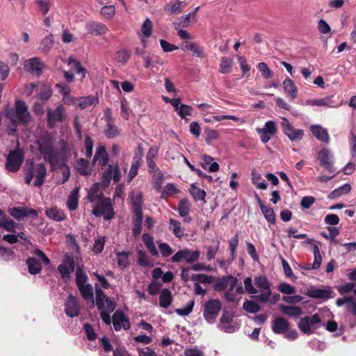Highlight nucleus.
<instances>
[{
	"label": "nucleus",
	"mask_w": 356,
	"mask_h": 356,
	"mask_svg": "<svg viewBox=\"0 0 356 356\" xmlns=\"http://www.w3.org/2000/svg\"><path fill=\"white\" fill-rule=\"evenodd\" d=\"M95 302L100 312L101 318L105 324L110 325L111 323L110 314L115 310L116 304L114 300L106 297L97 284H95Z\"/></svg>",
	"instance_id": "obj_1"
},
{
	"label": "nucleus",
	"mask_w": 356,
	"mask_h": 356,
	"mask_svg": "<svg viewBox=\"0 0 356 356\" xmlns=\"http://www.w3.org/2000/svg\"><path fill=\"white\" fill-rule=\"evenodd\" d=\"M24 170L26 184H30L34 177H35L33 183L35 186L40 187L44 184L47 175V169L44 164H35L33 159L27 160Z\"/></svg>",
	"instance_id": "obj_2"
},
{
	"label": "nucleus",
	"mask_w": 356,
	"mask_h": 356,
	"mask_svg": "<svg viewBox=\"0 0 356 356\" xmlns=\"http://www.w3.org/2000/svg\"><path fill=\"white\" fill-rule=\"evenodd\" d=\"M89 202L92 204V213L96 217L103 216L106 220H109L114 217L115 213L110 198L105 197L104 195L97 198L91 196Z\"/></svg>",
	"instance_id": "obj_3"
},
{
	"label": "nucleus",
	"mask_w": 356,
	"mask_h": 356,
	"mask_svg": "<svg viewBox=\"0 0 356 356\" xmlns=\"http://www.w3.org/2000/svg\"><path fill=\"white\" fill-rule=\"evenodd\" d=\"M256 289L259 294L252 296L259 303H266L270 300L272 296L271 284L264 275L256 276L254 277Z\"/></svg>",
	"instance_id": "obj_4"
},
{
	"label": "nucleus",
	"mask_w": 356,
	"mask_h": 356,
	"mask_svg": "<svg viewBox=\"0 0 356 356\" xmlns=\"http://www.w3.org/2000/svg\"><path fill=\"white\" fill-rule=\"evenodd\" d=\"M222 309V303L218 299H209L204 302L202 308V314L204 320L209 324L216 322L217 317Z\"/></svg>",
	"instance_id": "obj_5"
},
{
	"label": "nucleus",
	"mask_w": 356,
	"mask_h": 356,
	"mask_svg": "<svg viewBox=\"0 0 356 356\" xmlns=\"http://www.w3.org/2000/svg\"><path fill=\"white\" fill-rule=\"evenodd\" d=\"M24 153L20 149L10 152L6 156L5 168L7 171L15 172L18 171L24 161Z\"/></svg>",
	"instance_id": "obj_6"
},
{
	"label": "nucleus",
	"mask_w": 356,
	"mask_h": 356,
	"mask_svg": "<svg viewBox=\"0 0 356 356\" xmlns=\"http://www.w3.org/2000/svg\"><path fill=\"white\" fill-rule=\"evenodd\" d=\"M321 318L318 314L301 318L298 323V328L305 334H311L319 327Z\"/></svg>",
	"instance_id": "obj_7"
},
{
	"label": "nucleus",
	"mask_w": 356,
	"mask_h": 356,
	"mask_svg": "<svg viewBox=\"0 0 356 356\" xmlns=\"http://www.w3.org/2000/svg\"><path fill=\"white\" fill-rule=\"evenodd\" d=\"M281 127L282 128L283 133L291 142L300 141L304 137V130L300 129H296L285 118H282Z\"/></svg>",
	"instance_id": "obj_8"
},
{
	"label": "nucleus",
	"mask_w": 356,
	"mask_h": 356,
	"mask_svg": "<svg viewBox=\"0 0 356 356\" xmlns=\"http://www.w3.org/2000/svg\"><path fill=\"white\" fill-rule=\"evenodd\" d=\"M200 257L199 250H191L185 248L177 252L171 258V261L174 263L179 262L184 260L188 264H192L197 261Z\"/></svg>",
	"instance_id": "obj_9"
},
{
	"label": "nucleus",
	"mask_w": 356,
	"mask_h": 356,
	"mask_svg": "<svg viewBox=\"0 0 356 356\" xmlns=\"http://www.w3.org/2000/svg\"><path fill=\"white\" fill-rule=\"evenodd\" d=\"M13 113L15 120L22 123H28L31 120V116L29 111L28 106L22 100H17L15 104V112H8Z\"/></svg>",
	"instance_id": "obj_10"
},
{
	"label": "nucleus",
	"mask_w": 356,
	"mask_h": 356,
	"mask_svg": "<svg viewBox=\"0 0 356 356\" xmlns=\"http://www.w3.org/2000/svg\"><path fill=\"white\" fill-rule=\"evenodd\" d=\"M111 319L115 331H120L121 329L128 330L131 327L129 317L121 310L115 312Z\"/></svg>",
	"instance_id": "obj_11"
},
{
	"label": "nucleus",
	"mask_w": 356,
	"mask_h": 356,
	"mask_svg": "<svg viewBox=\"0 0 356 356\" xmlns=\"http://www.w3.org/2000/svg\"><path fill=\"white\" fill-rule=\"evenodd\" d=\"M47 113V120L51 127L63 122L66 117V111L63 105H58L55 109L48 108Z\"/></svg>",
	"instance_id": "obj_12"
},
{
	"label": "nucleus",
	"mask_w": 356,
	"mask_h": 356,
	"mask_svg": "<svg viewBox=\"0 0 356 356\" xmlns=\"http://www.w3.org/2000/svg\"><path fill=\"white\" fill-rule=\"evenodd\" d=\"M277 125L272 120L267 121L263 128L256 129V131L259 134L263 143H268L271 137L277 133Z\"/></svg>",
	"instance_id": "obj_13"
},
{
	"label": "nucleus",
	"mask_w": 356,
	"mask_h": 356,
	"mask_svg": "<svg viewBox=\"0 0 356 356\" xmlns=\"http://www.w3.org/2000/svg\"><path fill=\"white\" fill-rule=\"evenodd\" d=\"M44 64L38 57H33L24 62V68L26 71L40 76L42 73Z\"/></svg>",
	"instance_id": "obj_14"
},
{
	"label": "nucleus",
	"mask_w": 356,
	"mask_h": 356,
	"mask_svg": "<svg viewBox=\"0 0 356 356\" xmlns=\"http://www.w3.org/2000/svg\"><path fill=\"white\" fill-rule=\"evenodd\" d=\"M317 159L320 164L324 167L325 169L331 172H334V168H333L334 156L329 149L323 148L321 149L318 153Z\"/></svg>",
	"instance_id": "obj_15"
},
{
	"label": "nucleus",
	"mask_w": 356,
	"mask_h": 356,
	"mask_svg": "<svg viewBox=\"0 0 356 356\" xmlns=\"http://www.w3.org/2000/svg\"><path fill=\"white\" fill-rule=\"evenodd\" d=\"M332 293V291L330 287L320 289L311 286L307 289L306 295L312 298L327 300L331 298Z\"/></svg>",
	"instance_id": "obj_16"
},
{
	"label": "nucleus",
	"mask_w": 356,
	"mask_h": 356,
	"mask_svg": "<svg viewBox=\"0 0 356 356\" xmlns=\"http://www.w3.org/2000/svg\"><path fill=\"white\" fill-rule=\"evenodd\" d=\"M65 312L67 316L73 318L80 313V307L76 298L72 294L69 295L65 303Z\"/></svg>",
	"instance_id": "obj_17"
},
{
	"label": "nucleus",
	"mask_w": 356,
	"mask_h": 356,
	"mask_svg": "<svg viewBox=\"0 0 356 356\" xmlns=\"http://www.w3.org/2000/svg\"><path fill=\"white\" fill-rule=\"evenodd\" d=\"M74 270V260L72 257H68L58 267V270L61 277L67 282L70 280V274Z\"/></svg>",
	"instance_id": "obj_18"
},
{
	"label": "nucleus",
	"mask_w": 356,
	"mask_h": 356,
	"mask_svg": "<svg viewBox=\"0 0 356 356\" xmlns=\"http://www.w3.org/2000/svg\"><path fill=\"white\" fill-rule=\"evenodd\" d=\"M303 243L311 244L312 245L314 252V263L312 266L309 264L305 268L306 270L318 269L322 262V257L317 244L314 243V240L312 238L308 239L306 242H303Z\"/></svg>",
	"instance_id": "obj_19"
},
{
	"label": "nucleus",
	"mask_w": 356,
	"mask_h": 356,
	"mask_svg": "<svg viewBox=\"0 0 356 356\" xmlns=\"http://www.w3.org/2000/svg\"><path fill=\"white\" fill-rule=\"evenodd\" d=\"M39 149L45 160L51 161L56 155L52 143L49 140H42L39 142Z\"/></svg>",
	"instance_id": "obj_20"
},
{
	"label": "nucleus",
	"mask_w": 356,
	"mask_h": 356,
	"mask_svg": "<svg viewBox=\"0 0 356 356\" xmlns=\"http://www.w3.org/2000/svg\"><path fill=\"white\" fill-rule=\"evenodd\" d=\"M143 60L144 62V67L153 71H158L159 66H163L165 63V60L157 56L153 57L144 56H143Z\"/></svg>",
	"instance_id": "obj_21"
},
{
	"label": "nucleus",
	"mask_w": 356,
	"mask_h": 356,
	"mask_svg": "<svg viewBox=\"0 0 356 356\" xmlns=\"http://www.w3.org/2000/svg\"><path fill=\"white\" fill-rule=\"evenodd\" d=\"M310 131L314 137L318 140L328 143L330 142V136L327 130L320 124H313L310 127Z\"/></svg>",
	"instance_id": "obj_22"
},
{
	"label": "nucleus",
	"mask_w": 356,
	"mask_h": 356,
	"mask_svg": "<svg viewBox=\"0 0 356 356\" xmlns=\"http://www.w3.org/2000/svg\"><path fill=\"white\" fill-rule=\"evenodd\" d=\"M289 321L283 317L275 318L272 323V330L275 334H283L289 329Z\"/></svg>",
	"instance_id": "obj_23"
},
{
	"label": "nucleus",
	"mask_w": 356,
	"mask_h": 356,
	"mask_svg": "<svg viewBox=\"0 0 356 356\" xmlns=\"http://www.w3.org/2000/svg\"><path fill=\"white\" fill-rule=\"evenodd\" d=\"M129 198L133 207L134 212L142 211L143 204V194L140 191H131L129 193Z\"/></svg>",
	"instance_id": "obj_24"
},
{
	"label": "nucleus",
	"mask_w": 356,
	"mask_h": 356,
	"mask_svg": "<svg viewBox=\"0 0 356 356\" xmlns=\"http://www.w3.org/2000/svg\"><path fill=\"white\" fill-rule=\"evenodd\" d=\"M86 29L89 33L101 35L105 34L108 28L102 23L97 22H90L86 24Z\"/></svg>",
	"instance_id": "obj_25"
},
{
	"label": "nucleus",
	"mask_w": 356,
	"mask_h": 356,
	"mask_svg": "<svg viewBox=\"0 0 356 356\" xmlns=\"http://www.w3.org/2000/svg\"><path fill=\"white\" fill-rule=\"evenodd\" d=\"M47 216L54 221L60 222L66 218L65 212L57 207H51L45 210Z\"/></svg>",
	"instance_id": "obj_26"
},
{
	"label": "nucleus",
	"mask_w": 356,
	"mask_h": 356,
	"mask_svg": "<svg viewBox=\"0 0 356 356\" xmlns=\"http://www.w3.org/2000/svg\"><path fill=\"white\" fill-rule=\"evenodd\" d=\"M96 162L98 164L104 166L108 163V154L106 150V147L103 145H99L97 147L96 152L93 157L92 164L95 165Z\"/></svg>",
	"instance_id": "obj_27"
},
{
	"label": "nucleus",
	"mask_w": 356,
	"mask_h": 356,
	"mask_svg": "<svg viewBox=\"0 0 356 356\" xmlns=\"http://www.w3.org/2000/svg\"><path fill=\"white\" fill-rule=\"evenodd\" d=\"M200 165L205 170H208L210 172H215L219 170V164L213 162V158L209 155H203L202 156Z\"/></svg>",
	"instance_id": "obj_28"
},
{
	"label": "nucleus",
	"mask_w": 356,
	"mask_h": 356,
	"mask_svg": "<svg viewBox=\"0 0 356 356\" xmlns=\"http://www.w3.org/2000/svg\"><path fill=\"white\" fill-rule=\"evenodd\" d=\"M79 190V187L74 188L67 197L66 204L70 211H74L78 207Z\"/></svg>",
	"instance_id": "obj_29"
},
{
	"label": "nucleus",
	"mask_w": 356,
	"mask_h": 356,
	"mask_svg": "<svg viewBox=\"0 0 356 356\" xmlns=\"http://www.w3.org/2000/svg\"><path fill=\"white\" fill-rule=\"evenodd\" d=\"M52 89L49 84L40 83L39 84V92L38 99L41 102H47L52 96Z\"/></svg>",
	"instance_id": "obj_30"
},
{
	"label": "nucleus",
	"mask_w": 356,
	"mask_h": 356,
	"mask_svg": "<svg viewBox=\"0 0 356 356\" xmlns=\"http://www.w3.org/2000/svg\"><path fill=\"white\" fill-rule=\"evenodd\" d=\"M283 88L285 93L291 99L293 100L297 97L298 90L291 79L287 78L283 81Z\"/></svg>",
	"instance_id": "obj_31"
},
{
	"label": "nucleus",
	"mask_w": 356,
	"mask_h": 356,
	"mask_svg": "<svg viewBox=\"0 0 356 356\" xmlns=\"http://www.w3.org/2000/svg\"><path fill=\"white\" fill-rule=\"evenodd\" d=\"M169 229L179 239H181L186 235L184 229L181 227V222L173 218L169 220Z\"/></svg>",
	"instance_id": "obj_32"
},
{
	"label": "nucleus",
	"mask_w": 356,
	"mask_h": 356,
	"mask_svg": "<svg viewBox=\"0 0 356 356\" xmlns=\"http://www.w3.org/2000/svg\"><path fill=\"white\" fill-rule=\"evenodd\" d=\"M227 291L233 292L235 291L237 294H243L244 289L241 282H239L236 277L228 276Z\"/></svg>",
	"instance_id": "obj_33"
},
{
	"label": "nucleus",
	"mask_w": 356,
	"mask_h": 356,
	"mask_svg": "<svg viewBox=\"0 0 356 356\" xmlns=\"http://www.w3.org/2000/svg\"><path fill=\"white\" fill-rule=\"evenodd\" d=\"M280 309L284 314L291 318L298 317L302 314V309L298 306H286L281 305H280Z\"/></svg>",
	"instance_id": "obj_34"
},
{
	"label": "nucleus",
	"mask_w": 356,
	"mask_h": 356,
	"mask_svg": "<svg viewBox=\"0 0 356 356\" xmlns=\"http://www.w3.org/2000/svg\"><path fill=\"white\" fill-rule=\"evenodd\" d=\"M172 302V295L171 291L165 289L161 291L159 297V305L163 308H168Z\"/></svg>",
	"instance_id": "obj_35"
},
{
	"label": "nucleus",
	"mask_w": 356,
	"mask_h": 356,
	"mask_svg": "<svg viewBox=\"0 0 356 356\" xmlns=\"http://www.w3.org/2000/svg\"><path fill=\"white\" fill-rule=\"evenodd\" d=\"M152 174V184L154 188L157 191H161L164 175L160 169L149 172Z\"/></svg>",
	"instance_id": "obj_36"
},
{
	"label": "nucleus",
	"mask_w": 356,
	"mask_h": 356,
	"mask_svg": "<svg viewBox=\"0 0 356 356\" xmlns=\"http://www.w3.org/2000/svg\"><path fill=\"white\" fill-rule=\"evenodd\" d=\"M158 154V150L156 148L150 147L146 156L147 165L149 168V172L158 170L156 167L155 159Z\"/></svg>",
	"instance_id": "obj_37"
},
{
	"label": "nucleus",
	"mask_w": 356,
	"mask_h": 356,
	"mask_svg": "<svg viewBox=\"0 0 356 356\" xmlns=\"http://www.w3.org/2000/svg\"><path fill=\"white\" fill-rule=\"evenodd\" d=\"M67 63L68 65L71 67V69L72 70L76 71L77 74L81 76V78L82 79L86 77V70L81 65L79 61H78L76 59H74L72 57H70L67 59Z\"/></svg>",
	"instance_id": "obj_38"
},
{
	"label": "nucleus",
	"mask_w": 356,
	"mask_h": 356,
	"mask_svg": "<svg viewBox=\"0 0 356 356\" xmlns=\"http://www.w3.org/2000/svg\"><path fill=\"white\" fill-rule=\"evenodd\" d=\"M76 170L81 175L88 176L91 173L88 161L84 159H79L76 163Z\"/></svg>",
	"instance_id": "obj_39"
},
{
	"label": "nucleus",
	"mask_w": 356,
	"mask_h": 356,
	"mask_svg": "<svg viewBox=\"0 0 356 356\" xmlns=\"http://www.w3.org/2000/svg\"><path fill=\"white\" fill-rule=\"evenodd\" d=\"M143 241L149 252L153 256H157L158 251L154 244L153 237L149 234L145 233L143 234Z\"/></svg>",
	"instance_id": "obj_40"
},
{
	"label": "nucleus",
	"mask_w": 356,
	"mask_h": 356,
	"mask_svg": "<svg viewBox=\"0 0 356 356\" xmlns=\"http://www.w3.org/2000/svg\"><path fill=\"white\" fill-rule=\"evenodd\" d=\"M190 194L192 195L195 201H203L204 203L206 192L203 189H201L195 186V184H191V188L189 190Z\"/></svg>",
	"instance_id": "obj_41"
},
{
	"label": "nucleus",
	"mask_w": 356,
	"mask_h": 356,
	"mask_svg": "<svg viewBox=\"0 0 356 356\" xmlns=\"http://www.w3.org/2000/svg\"><path fill=\"white\" fill-rule=\"evenodd\" d=\"M186 4L184 1H175L168 4V10L170 14L178 15L181 13Z\"/></svg>",
	"instance_id": "obj_42"
},
{
	"label": "nucleus",
	"mask_w": 356,
	"mask_h": 356,
	"mask_svg": "<svg viewBox=\"0 0 356 356\" xmlns=\"http://www.w3.org/2000/svg\"><path fill=\"white\" fill-rule=\"evenodd\" d=\"M26 264L28 266L29 272L32 275H35L41 271L42 267L40 261L35 258H29Z\"/></svg>",
	"instance_id": "obj_43"
},
{
	"label": "nucleus",
	"mask_w": 356,
	"mask_h": 356,
	"mask_svg": "<svg viewBox=\"0 0 356 356\" xmlns=\"http://www.w3.org/2000/svg\"><path fill=\"white\" fill-rule=\"evenodd\" d=\"M351 191V186L349 184H345L339 188L334 189L329 195V198L335 199L343 194H347Z\"/></svg>",
	"instance_id": "obj_44"
},
{
	"label": "nucleus",
	"mask_w": 356,
	"mask_h": 356,
	"mask_svg": "<svg viewBox=\"0 0 356 356\" xmlns=\"http://www.w3.org/2000/svg\"><path fill=\"white\" fill-rule=\"evenodd\" d=\"M54 44V36L50 34L44 37L40 43V48L42 52L48 53Z\"/></svg>",
	"instance_id": "obj_45"
},
{
	"label": "nucleus",
	"mask_w": 356,
	"mask_h": 356,
	"mask_svg": "<svg viewBox=\"0 0 356 356\" xmlns=\"http://www.w3.org/2000/svg\"><path fill=\"white\" fill-rule=\"evenodd\" d=\"M306 104L312 106L334 107L332 99L330 97L320 99L307 100Z\"/></svg>",
	"instance_id": "obj_46"
},
{
	"label": "nucleus",
	"mask_w": 356,
	"mask_h": 356,
	"mask_svg": "<svg viewBox=\"0 0 356 356\" xmlns=\"http://www.w3.org/2000/svg\"><path fill=\"white\" fill-rule=\"evenodd\" d=\"M80 293L83 299L88 300L93 298L92 286L90 284H85L78 286Z\"/></svg>",
	"instance_id": "obj_47"
},
{
	"label": "nucleus",
	"mask_w": 356,
	"mask_h": 356,
	"mask_svg": "<svg viewBox=\"0 0 356 356\" xmlns=\"http://www.w3.org/2000/svg\"><path fill=\"white\" fill-rule=\"evenodd\" d=\"M252 181L253 184L259 189L265 190L267 188L268 184L262 178L261 175L256 172H252Z\"/></svg>",
	"instance_id": "obj_48"
},
{
	"label": "nucleus",
	"mask_w": 356,
	"mask_h": 356,
	"mask_svg": "<svg viewBox=\"0 0 356 356\" xmlns=\"http://www.w3.org/2000/svg\"><path fill=\"white\" fill-rule=\"evenodd\" d=\"M204 136L206 143L209 145L213 141L217 140L220 137V134L218 131L216 129L207 128L204 131Z\"/></svg>",
	"instance_id": "obj_49"
},
{
	"label": "nucleus",
	"mask_w": 356,
	"mask_h": 356,
	"mask_svg": "<svg viewBox=\"0 0 356 356\" xmlns=\"http://www.w3.org/2000/svg\"><path fill=\"white\" fill-rule=\"evenodd\" d=\"M88 277L81 266L76 269V283L77 286L87 284Z\"/></svg>",
	"instance_id": "obj_50"
},
{
	"label": "nucleus",
	"mask_w": 356,
	"mask_h": 356,
	"mask_svg": "<svg viewBox=\"0 0 356 356\" xmlns=\"http://www.w3.org/2000/svg\"><path fill=\"white\" fill-rule=\"evenodd\" d=\"M104 134L108 138H114L119 136L120 131L118 128L113 123H107Z\"/></svg>",
	"instance_id": "obj_51"
},
{
	"label": "nucleus",
	"mask_w": 356,
	"mask_h": 356,
	"mask_svg": "<svg viewBox=\"0 0 356 356\" xmlns=\"http://www.w3.org/2000/svg\"><path fill=\"white\" fill-rule=\"evenodd\" d=\"M195 301L193 300H189L185 306L181 308L177 309L176 313L181 316H186L189 315L193 309Z\"/></svg>",
	"instance_id": "obj_52"
},
{
	"label": "nucleus",
	"mask_w": 356,
	"mask_h": 356,
	"mask_svg": "<svg viewBox=\"0 0 356 356\" xmlns=\"http://www.w3.org/2000/svg\"><path fill=\"white\" fill-rule=\"evenodd\" d=\"M243 308L248 313L254 314L261 309V307L252 300H246L243 304Z\"/></svg>",
	"instance_id": "obj_53"
},
{
	"label": "nucleus",
	"mask_w": 356,
	"mask_h": 356,
	"mask_svg": "<svg viewBox=\"0 0 356 356\" xmlns=\"http://www.w3.org/2000/svg\"><path fill=\"white\" fill-rule=\"evenodd\" d=\"M152 33V22L149 19L147 18L144 22L143 23L141 26V32L140 34H141L143 36L145 37L146 38H148L151 36Z\"/></svg>",
	"instance_id": "obj_54"
},
{
	"label": "nucleus",
	"mask_w": 356,
	"mask_h": 356,
	"mask_svg": "<svg viewBox=\"0 0 356 356\" xmlns=\"http://www.w3.org/2000/svg\"><path fill=\"white\" fill-rule=\"evenodd\" d=\"M177 210L180 216L188 215L190 211V204L188 200L187 199L180 200Z\"/></svg>",
	"instance_id": "obj_55"
},
{
	"label": "nucleus",
	"mask_w": 356,
	"mask_h": 356,
	"mask_svg": "<svg viewBox=\"0 0 356 356\" xmlns=\"http://www.w3.org/2000/svg\"><path fill=\"white\" fill-rule=\"evenodd\" d=\"M261 211L266 218V220L270 224H274L275 222V214L273 209L267 206L261 207Z\"/></svg>",
	"instance_id": "obj_56"
},
{
	"label": "nucleus",
	"mask_w": 356,
	"mask_h": 356,
	"mask_svg": "<svg viewBox=\"0 0 356 356\" xmlns=\"http://www.w3.org/2000/svg\"><path fill=\"white\" fill-rule=\"evenodd\" d=\"M35 4L39 11L43 15H45L49 12L50 7L51 6L50 0H37L35 1Z\"/></svg>",
	"instance_id": "obj_57"
},
{
	"label": "nucleus",
	"mask_w": 356,
	"mask_h": 356,
	"mask_svg": "<svg viewBox=\"0 0 356 356\" xmlns=\"http://www.w3.org/2000/svg\"><path fill=\"white\" fill-rule=\"evenodd\" d=\"M161 191L162 197H168L180 192L172 183L167 184Z\"/></svg>",
	"instance_id": "obj_58"
},
{
	"label": "nucleus",
	"mask_w": 356,
	"mask_h": 356,
	"mask_svg": "<svg viewBox=\"0 0 356 356\" xmlns=\"http://www.w3.org/2000/svg\"><path fill=\"white\" fill-rule=\"evenodd\" d=\"M118 264L121 268H125L129 265V253L120 252L117 253Z\"/></svg>",
	"instance_id": "obj_59"
},
{
	"label": "nucleus",
	"mask_w": 356,
	"mask_h": 356,
	"mask_svg": "<svg viewBox=\"0 0 356 356\" xmlns=\"http://www.w3.org/2000/svg\"><path fill=\"white\" fill-rule=\"evenodd\" d=\"M232 61L227 57H222L220 64V72L222 74H227L231 71Z\"/></svg>",
	"instance_id": "obj_60"
},
{
	"label": "nucleus",
	"mask_w": 356,
	"mask_h": 356,
	"mask_svg": "<svg viewBox=\"0 0 356 356\" xmlns=\"http://www.w3.org/2000/svg\"><path fill=\"white\" fill-rule=\"evenodd\" d=\"M192 13H188L182 16L179 22H173V26L175 29H178L180 27H187L189 26L191 22V17Z\"/></svg>",
	"instance_id": "obj_61"
},
{
	"label": "nucleus",
	"mask_w": 356,
	"mask_h": 356,
	"mask_svg": "<svg viewBox=\"0 0 356 356\" xmlns=\"http://www.w3.org/2000/svg\"><path fill=\"white\" fill-rule=\"evenodd\" d=\"M97 102V99H95L92 97L88 96V97H83L80 98L79 102L78 104V106L81 109H84L88 107L89 106H92L95 103Z\"/></svg>",
	"instance_id": "obj_62"
},
{
	"label": "nucleus",
	"mask_w": 356,
	"mask_h": 356,
	"mask_svg": "<svg viewBox=\"0 0 356 356\" xmlns=\"http://www.w3.org/2000/svg\"><path fill=\"white\" fill-rule=\"evenodd\" d=\"M105 241V236H99L95 239L92 245V251L95 254L100 253L104 248Z\"/></svg>",
	"instance_id": "obj_63"
},
{
	"label": "nucleus",
	"mask_w": 356,
	"mask_h": 356,
	"mask_svg": "<svg viewBox=\"0 0 356 356\" xmlns=\"http://www.w3.org/2000/svg\"><path fill=\"white\" fill-rule=\"evenodd\" d=\"M25 207H13L9 209L10 216L19 220L26 217Z\"/></svg>",
	"instance_id": "obj_64"
}]
</instances>
